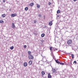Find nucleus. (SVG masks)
<instances>
[{
	"label": "nucleus",
	"instance_id": "0eeeda50",
	"mask_svg": "<svg viewBox=\"0 0 78 78\" xmlns=\"http://www.w3.org/2000/svg\"><path fill=\"white\" fill-rule=\"evenodd\" d=\"M17 16V14H12L11 15V16L12 17H15V16Z\"/></svg>",
	"mask_w": 78,
	"mask_h": 78
},
{
	"label": "nucleus",
	"instance_id": "423d86ee",
	"mask_svg": "<svg viewBox=\"0 0 78 78\" xmlns=\"http://www.w3.org/2000/svg\"><path fill=\"white\" fill-rule=\"evenodd\" d=\"M28 65V64H27V62H25L23 64V66H24V67H27Z\"/></svg>",
	"mask_w": 78,
	"mask_h": 78
},
{
	"label": "nucleus",
	"instance_id": "a211bd4d",
	"mask_svg": "<svg viewBox=\"0 0 78 78\" xmlns=\"http://www.w3.org/2000/svg\"><path fill=\"white\" fill-rule=\"evenodd\" d=\"M71 57L72 59H73L74 58V55L73 54H71Z\"/></svg>",
	"mask_w": 78,
	"mask_h": 78
},
{
	"label": "nucleus",
	"instance_id": "7ed1b4c3",
	"mask_svg": "<svg viewBox=\"0 0 78 78\" xmlns=\"http://www.w3.org/2000/svg\"><path fill=\"white\" fill-rule=\"evenodd\" d=\"M33 34L35 36H36L37 35V32L36 30H34Z\"/></svg>",
	"mask_w": 78,
	"mask_h": 78
},
{
	"label": "nucleus",
	"instance_id": "2f4dec72",
	"mask_svg": "<svg viewBox=\"0 0 78 78\" xmlns=\"http://www.w3.org/2000/svg\"><path fill=\"white\" fill-rule=\"evenodd\" d=\"M55 50H58V49L55 48Z\"/></svg>",
	"mask_w": 78,
	"mask_h": 78
},
{
	"label": "nucleus",
	"instance_id": "9b49d317",
	"mask_svg": "<svg viewBox=\"0 0 78 78\" xmlns=\"http://www.w3.org/2000/svg\"><path fill=\"white\" fill-rule=\"evenodd\" d=\"M29 64L30 65H30H31V64H32V61H30L29 62Z\"/></svg>",
	"mask_w": 78,
	"mask_h": 78
},
{
	"label": "nucleus",
	"instance_id": "aec40b11",
	"mask_svg": "<svg viewBox=\"0 0 78 78\" xmlns=\"http://www.w3.org/2000/svg\"><path fill=\"white\" fill-rule=\"evenodd\" d=\"M14 48V46L10 47V49L11 50H13Z\"/></svg>",
	"mask_w": 78,
	"mask_h": 78
},
{
	"label": "nucleus",
	"instance_id": "dca6fc26",
	"mask_svg": "<svg viewBox=\"0 0 78 78\" xmlns=\"http://www.w3.org/2000/svg\"><path fill=\"white\" fill-rule=\"evenodd\" d=\"M41 74H42V75H45V72H44V71H42V72H41Z\"/></svg>",
	"mask_w": 78,
	"mask_h": 78
},
{
	"label": "nucleus",
	"instance_id": "ddd939ff",
	"mask_svg": "<svg viewBox=\"0 0 78 78\" xmlns=\"http://www.w3.org/2000/svg\"><path fill=\"white\" fill-rule=\"evenodd\" d=\"M55 61L56 62V63H57V64H59V63H60V62H58V60H55Z\"/></svg>",
	"mask_w": 78,
	"mask_h": 78
},
{
	"label": "nucleus",
	"instance_id": "58836bf2",
	"mask_svg": "<svg viewBox=\"0 0 78 78\" xmlns=\"http://www.w3.org/2000/svg\"><path fill=\"white\" fill-rule=\"evenodd\" d=\"M42 42H43V41H42Z\"/></svg>",
	"mask_w": 78,
	"mask_h": 78
},
{
	"label": "nucleus",
	"instance_id": "39448f33",
	"mask_svg": "<svg viewBox=\"0 0 78 78\" xmlns=\"http://www.w3.org/2000/svg\"><path fill=\"white\" fill-rule=\"evenodd\" d=\"M12 27L13 28H16V27H15V25L14 24V23H12Z\"/></svg>",
	"mask_w": 78,
	"mask_h": 78
},
{
	"label": "nucleus",
	"instance_id": "f3484780",
	"mask_svg": "<svg viewBox=\"0 0 78 78\" xmlns=\"http://www.w3.org/2000/svg\"><path fill=\"white\" fill-rule=\"evenodd\" d=\"M37 8H40V5L38 4H37Z\"/></svg>",
	"mask_w": 78,
	"mask_h": 78
},
{
	"label": "nucleus",
	"instance_id": "9d476101",
	"mask_svg": "<svg viewBox=\"0 0 78 78\" xmlns=\"http://www.w3.org/2000/svg\"><path fill=\"white\" fill-rule=\"evenodd\" d=\"M52 24H53V23H52V21H50L49 23V25H50V26H51Z\"/></svg>",
	"mask_w": 78,
	"mask_h": 78
},
{
	"label": "nucleus",
	"instance_id": "72a5a7b5",
	"mask_svg": "<svg viewBox=\"0 0 78 78\" xmlns=\"http://www.w3.org/2000/svg\"><path fill=\"white\" fill-rule=\"evenodd\" d=\"M74 2H76L77 0H73Z\"/></svg>",
	"mask_w": 78,
	"mask_h": 78
},
{
	"label": "nucleus",
	"instance_id": "6e6552de",
	"mask_svg": "<svg viewBox=\"0 0 78 78\" xmlns=\"http://www.w3.org/2000/svg\"><path fill=\"white\" fill-rule=\"evenodd\" d=\"M2 17L3 18H5V17H6V15L5 14H3L2 15Z\"/></svg>",
	"mask_w": 78,
	"mask_h": 78
},
{
	"label": "nucleus",
	"instance_id": "b1692460",
	"mask_svg": "<svg viewBox=\"0 0 78 78\" xmlns=\"http://www.w3.org/2000/svg\"><path fill=\"white\" fill-rule=\"evenodd\" d=\"M59 18V15H57V19H58Z\"/></svg>",
	"mask_w": 78,
	"mask_h": 78
},
{
	"label": "nucleus",
	"instance_id": "4468645a",
	"mask_svg": "<svg viewBox=\"0 0 78 78\" xmlns=\"http://www.w3.org/2000/svg\"><path fill=\"white\" fill-rule=\"evenodd\" d=\"M30 5L31 6H34V3H30Z\"/></svg>",
	"mask_w": 78,
	"mask_h": 78
},
{
	"label": "nucleus",
	"instance_id": "cd10ccee",
	"mask_svg": "<svg viewBox=\"0 0 78 78\" xmlns=\"http://www.w3.org/2000/svg\"><path fill=\"white\" fill-rule=\"evenodd\" d=\"M24 48H27V45H24Z\"/></svg>",
	"mask_w": 78,
	"mask_h": 78
},
{
	"label": "nucleus",
	"instance_id": "a878e982",
	"mask_svg": "<svg viewBox=\"0 0 78 78\" xmlns=\"http://www.w3.org/2000/svg\"><path fill=\"white\" fill-rule=\"evenodd\" d=\"M34 23H37V21L36 20H34Z\"/></svg>",
	"mask_w": 78,
	"mask_h": 78
},
{
	"label": "nucleus",
	"instance_id": "f8f14e48",
	"mask_svg": "<svg viewBox=\"0 0 78 78\" xmlns=\"http://www.w3.org/2000/svg\"><path fill=\"white\" fill-rule=\"evenodd\" d=\"M44 36H45V34H41V37H44Z\"/></svg>",
	"mask_w": 78,
	"mask_h": 78
},
{
	"label": "nucleus",
	"instance_id": "ea45409f",
	"mask_svg": "<svg viewBox=\"0 0 78 78\" xmlns=\"http://www.w3.org/2000/svg\"><path fill=\"white\" fill-rule=\"evenodd\" d=\"M42 42H43V41H42Z\"/></svg>",
	"mask_w": 78,
	"mask_h": 78
},
{
	"label": "nucleus",
	"instance_id": "473e14b6",
	"mask_svg": "<svg viewBox=\"0 0 78 78\" xmlns=\"http://www.w3.org/2000/svg\"><path fill=\"white\" fill-rule=\"evenodd\" d=\"M39 17H41V15H39Z\"/></svg>",
	"mask_w": 78,
	"mask_h": 78
},
{
	"label": "nucleus",
	"instance_id": "bb28decb",
	"mask_svg": "<svg viewBox=\"0 0 78 78\" xmlns=\"http://www.w3.org/2000/svg\"><path fill=\"white\" fill-rule=\"evenodd\" d=\"M75 64H76V61H74L73 62V64H75Z\"/></svg>",
	"mask_w": 78,
	"mask_h": 78
},
{
	"label": "nucleus",
	"instance_id": "e433bc0d",
	"mask_svg": "<svg viewBox=\"0 0 78 78\" xmlns=\"http://www.w3.org/2000/svg\"><path fill=\"white\" fill-rule=\"evenodd\" d=\"M44 20H45V18H44Z\"/></svg>",
	"mask_w": 78,
	"mask_h": 78
},
{
	"label": "nucleus",
	"instance_id": "4c0bfd02",
	"mask_svg": "<svg viewBox=\"0 0 78 78\" xmlns=\"http://www.w3.org/2000/svg\"><path fill=\"white\" fill-rule=\"evenodd\" d=\"M9 11H11V10H10V9H9Z\"/></svg>",
	"mask_w": 78,
	"mask_h": 78
},
{
	"label": "nucleus",
	"instance_id": "6ab92c4d",
	"mask_svg": "<svg viewBox=\"0 0 78 78\" xmlns=\"http://www.w3.org/2000/svg\"><path fill=\"white\" fill-rule=\"evenodd\" d=\"M0 23H4V21L2 20H1L0 21Z\"/></svg>",
	"mask_w": 78,
	"mask_h": 78
},
{
	"label": "nucleus",
	"instance_id": "f03ea898",
	"mask_svg": "<svg viewBox=\"0 0 78 78\" xmlns=\"http://www.w3.org/2000/svg\"><path fill=\"white\" fill-rule=\"evenodd\" d=\"M67 44L68 45H70L71 44H72V41L71 40H69L67 42Z\"/></svg>",
	"mask_w": 78,
	"mask_h": 78
},
{
	"label": "nucleus",
	"instance_id": "c756f323",
	"mask_svg": "<svg viewBox=\"0 0 78 78\" xmlns=\"http://www.w3.org/2000/svg\"><path fill=\"white\" fill-rule=\"evenodd\" d=\"M5 2H6V1H5V0H3V3H5Z\"/></svg>",
	"mask_w": 78,
	"mask_h": 78
},
{
	"label": "nucleus",
	"instance_id": "1a4fd4ad",
	"mask_svg": "<svg viewBox=\"0 0 78 78\" xmlns=\"http://www.w3.org/2000/svg\"><path fill=\"white\" fill-rule=\"evenodd\" d=\"M48 78H51V76L50 73H49L48 74Z\"/></svg>",
	"mask_w": 78,
	"mask_h": 78
},
{
	"label": "nucleus",
	"instance_id": "f257e3e1",
	"mask_svg": "<svg viewBox=\"0 0 78 78\" xmlns=\"http://www.w3.org/2000/svg\"><path fill=\"white\" fill-rule=\"evenodd\" d=\"M28 58L29 59H34V57L33 55H32L31 54L29 55Z\"/></svg>",
	"mask_w": 78,
	"mask_h": 78
},
{
	"label": "nucleus",
	"instance_id": "393cba45",
	"mask_svg": "<svg viewBox=\"0 0 78 78\" xmlns=\"http://www.w3.org/2000/svg\"><path fill=\"white\" fill-rule=\"evenodd\" d=\"M59 64H61V65H64V63H62V62H60V63H59Z\"/></svg>",
	"mask_w": 78,
	"mask_h": 78
},
{
	"label": "nucleus",
	"instance_id": "f704fd0d",
	"mask_svg": "<svg viewBox=\"0 0 78 78\" xmlns=\"http://www.w3.org/2000/svg\"><path fill=\"white\" fill-rule=\"evenodd\" d=\"M46 27H47V26H44V28H46Z\"/></svg>",
	"mask_w": 78,
	"mask_h": 78
},
{
	"label": "nucleus",
	"instance_id": "5701e85b",
	"mask_svg": "<svg viewBox=\"0 0 78 78\" xmlns=\"http://www.w3.org/2000/svg\"><path fill=\"white\" fill-rule=\"evenodd\" d=\"M28 53L29 55H31V54H31V52L30 51H28Z\"/></svg>",
	"mask_w": 78,
	"mask_h": 78
},
{
	"label": "nucleus",
	"instance_id": "c85d7f7f",
	"mask_svg": "<svg viewBox=\"0 0 78 78\" xmlns=\"http://www.w3.org/2000/svg\"><path fill=\"white\" fill-rule=\"evenodd\" d=\"M50 50H51H51H52V47H50Z\"/></svg>",
	"mask_w": 78,
	"mask_h": 78
},
{
	"label": "nucleus",
	"instance_id": "7c9ffc66",
	"mask_svg": "<svg viewBox=\"0 0 78 78\" xmlns=\"http://www.w3.org/2000/svg\"><path fill=\"white\" fill-rule=\"evenodd\" d=\"M48 4L49 5H51V2H49L48 3Z\"/></svg>",
	"mask_w": 78,
	"mask_h": 78
},
{
	"label": "nucleus",
	"instance_id": "20e7f679",
	"mask_svg": "<svg viewBox=\"0 0 78 78\" xmlns=\"http://www.w3.org/2000/svg\"><path fill=\"white\" fill-rule=\"evenodd\" d=\"M52 71L53 73H56V69H54L52 68Z\"/></svg>",
	"mask_w": 78,
	"mask_h": 78
},
{
	"label": "nucleus",
	"instance_id": "412c9836",
	"mask_svg": "<svg viewBox=\"0 0 78 78\" xmlns=\"http://www.w3.org/2000/svg\"><path fill=\"white\" fill-rule=\"evenodd\" d=\"M69 66H72V62H69Z\"/></svg>",
	"mask_w": 78,
	"mask_h": 78
},
{
	"label": "nucleus",
	"instance_id": "c9c22d12",
	"mask_svg": "<svg viewBox=\"0 0 78 78\" xmlns=\"http://www.w3.org/2000/svg\"><path fill=\"white\" fill-rule=\"evenodd\" d=\"M44 18H45V15L44 16Z\"/></svg>",
	"mask_w": 78,
	"mask_h": 78
},
{
	"label": "nucleus",
	"instance_id": "4be33fe9",
	"mask_svg": "<svg viewBox=\"0 0 78 78\" xmlns=\"http://www.w3.org/2000/svg\"><path fill=\"white\" fill-rule=\"evenodd\" d=\"M60 12V10H58L57 12V14H59V13Z\"/></svg>",
	"mask_w": 78,
	"mask_h": 78
},
{
	"label": "nucleus",
	"instance_id": "2eb2a0df",
	"mask_svg": "<svg viewBox=\"0 0 78 78\" xmlns=\"http://www.w3.org/2000/svg\"><path fill=\"white\" fill-rule=\"evenodd\" d=\"M25 11H28V7H26L25 8Z\"/></svg>",
	"mask_w": 78,
	"mask_h": 78
}]
</instances>
